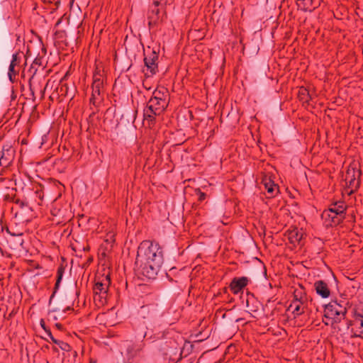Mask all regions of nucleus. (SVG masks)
<instances>
[{
	"mask_svg": "<svg viewBox=\"0 0 363 363\" xmlns=\"http://www.w3.org/2000/svg\"><path fill=\"white\" fill-rule=\"evenodd\" d=\"M72 310H73V308H72V306H67V308H66L63 311H64L65 313H66L67 311H72Z\"/></svg>",
	"mask_w": 363,
	"mask_h": 363,
	"instance_id": "nucleus-36",
	"label": "nucleus"
},
{
	"mask_svg": "<svg viewBox=\"0 0 363 363\" xmlns=\"http://www.w3.org/2000/svg\"><path fill=\"white\" fill-rule=\"evenodd\" d=\"M361 172L354 167H350L345 174V180L351 192L358 189L360 185Z\"/></svg>",
	"mask_w": 363,
	"mask_h": 363,
	"instance_id": "nucleus-7",
	"label": "nucleus"
},
{
	"mask_svg": "<svg viewBox=\"0 0 363 363\" xmlns=\"http://www.w3.org/2000/svg\"><path fill=\"white\" fill-rule=\"evenodd\" d=\"M105 80L106 77L104 76V74L96 69L93 75V82L91 84L92 91L89 100L90 104L94 106H98L104 100Z\"/></svg>",
	"mask_w": 363,
	"mask_h": 363,
	"instance_id": "nucleus-2",
	"label": "nucleus"
},
{
	"mask_svg": "<svg viewBox=\"0 0 363 363\" xmlns=\"http://www.w3.org/2000/svg\"><path fill=\"white\" fill-rule=\"evenodd\" d=\"M195 191L196 192L197 195L199 196V200L200 201H201L206 199L205 193L201 192L199 189H195Z\"/></svg>",
	"mask_w": 363,
	"mask_h": 363,
	"instance_id": "nucleus-28",
	"label": "nucleus"
},
{
	"mask_svg": "<svg viewBox=\"0 0 363 363\" xmlns=\"http://www.w3.org/2000/svg\"><path fill=\"white\" fill-rule=\"evenodd\" d=\"M76 294L78 296L79 294V291H77L76 292Z\"/></svg>",
	"mask_w": 363,
	"mask_h": 363,
	"instance_id": "nucleus-43",
	"label": "nucleus"
},
{
	"mask_svg": "<svg viewBox=\"0 0 363 363\" xmlns=\"http://www.w3.org/2000/svg\"><path fill=\"white\" fill-rule=\"evenodd\" d=\"M262 183L267 191L269 197H274L279 192V186L275 184L270 178L265 177L262 179Z\"/></svg>",
	"mask_w": 363,
	"mask_h": 363,
	"instance_id": "nucleus-16",
	"label": "nucleus"
},
{
	"mask_svg": "<svg viewBox=\"0 0 363 363\" xmlns=\"http://www.w3.org/2000/svg\"><path fill=\"white\" fill-rule=\"evenodd\" d=\"M14 202L16 204L18 205L21 208H23L25 206H27V203L20 200L19 199H16Z\"/></svg>",
	"mask_w": 363,
	"mask_h": 363,
	"instance_id": "nucleus-30",
	"label": "nucleus"
},
{
	"mask_svg": "<svg viewBox=\"0 0 363 363\" xmlns=\"http://www.w3.org/2000/svg\"><path fill=\"white\" fill-rule=\"evenodd\" d=\"M111 284V278L108 274L96 277L93 286L94 301L99 300L101 304L106 301L107 293Z\"/></svg>",
	"mask_w": 363,
	"mask_h": 363,
	"instance_id": "nucleus-4",
	"label": "nucleus"
},
{
	"mask_svg": "<svg viewBox=\"0 0 363 363\" xmlns=\"http://www.w3.org/2000/svg\"><path fill=\"white\" fill-rule=\"evenodd\" d=\"M314 289L316 293L323 298H327L330 295V290L328 284L323 280H318L314 283Z\"/></svg>",
	"mask_w": 363,
	"mask_h": 363,
	"instance_id": "nucleus-14",
	"label": "nucleus"
},
{
	"mask_svg": "<svg viewBox=\"0 0 363 363\" xmlns=\"http://www.w3.org/2000/svg\"><path fill=\"white\" fill-rule=\"evenodd\" d=\"M179 271L180 270H178L177 267H171L166 274L169 280L170 281L178 282L179 279Z\"/></svg>",
	"mask_w": 363,
	"mask_h": 363,
	"instance_id": "nucleus-24",
	"label": "nucleus"
},
{
	"mask_svg": "<svg viewBox=\"0 0 363 363\" xmlns=\"http://www.w3.org/2000/svg\"><path fill=\"white\" fill-rule=\"evenodd\" d=\"M67 86L66 84H62L60 87V91L62 92V94H65V96L68 94L67 91Z\"/></svg>",
	"mask_w": 363,
	"mask_h": 363,
	"instance_id": "nucleus-29",
	"label": "nucleus"
},
{
	"mask_svg": "<svg viewBox=\"0 0 363 363\" xmlns=\"http://www.w3.org/2000/svg\"><path fill=\"white\" fill-rule=\"evenodd\" d=\"M92 261H93V258L91 257H90L88 258L86 263L89 264V263L92 262Z\"/></svg>",
	"mask_w": 363,
	"mask_h": 363,
	"instance_id": "nucleus-37",
	"label": "nucleus"
},
{
	"mask_svg": "<svg viewBox=\"0 0 363 363\" xmlns=\"http://www.w3.org/2000/svg\"><path fill=\"white\" fill-rule=\"evenodd\" d=\"M18 60V53L13 54L12 55V60L11 62V64H13L14 66H16L17 65Z\"/></svg>",
	"mask_w": 363,
	"mask_h": 363,
	"instance_id": "nucleus-32",
	"label": "nucleus"
},
{
	"mask_svg": "<svg viewBox=\"0 0 363 363\" xmlns=\"http://www.w3.org/2000/svg\"><path fill=\"white\" fill-rule=\"evenodd\" d=\"M40 324V326L43 328V330L46 332V333L49 336V332L48 331H51V330L48 327H46L45 321L43 320V319H41Z\"/></svg>",
	"mask_w": 363,
	"mask_h": 363,
	"instance_id": "nucleus-31",
	"label": "nucleus"
},
{
	"mask_svg": "<svg viewBox=\"0 0 363 363\" xmlns=\"http://www.w3.org/2000/svg\"><path fill=\"white\" fill-rule=\"evenodd\" d=\"M321 218L324 220L326 226H336L341 223L345 219L344 217L336 215L330 211L324 210L321 214Z\"/></svg>",
	"mask_w": 363,
	"mask_h": 363,
	"instance_id": "nucleus-11",
	"label": "nucleus"
},
{
	"mask_svg": "<svg viewBox=\"0 0 363 363\" xmlns=\"http://www.w3.org/2000/svg\"><path fill=\"white\" fill-rule=\"evenodd\" d=\"M153 95L147 102L146 107L150 108V110L161 113L167 106V102L165 99L161 98L160 91H155Z\"/></svg>",
	"mask_w": 363,
	"mask_h": 363,
	"instance_id": "nucleus-8",
	"label": "nucleus"
},
{
	"mask_svg": "<svg viewBox=\"0 0 363 363\" xmlns=\"http://www.w3.org/2000/svg\"><path fill=\"white\" fill-rule=\"evenodd\" d=\"M296 4L301 11L311 12L320 5V3H316L315 0H296Z\"/></svg>",
	"mask_w": 363,
	"mask_h": 363,
	"instance_id": "nucleus-15",
	"label": "nucleus"
},
{
	"mask_svg": "<svg viewBox=\"0 0 363 363\" xmlns=\"http://www.w3.org/2000/svg\"><path fill=\"white\" fill-rule=\"evenodd\" d=\"M83 250L84 251H89V247L88 245L86 247H83Z\"/></svg>",
	"mask_w": 363,
	"mask_h": 363,
	"instance_id": "nucleus-39",
	"label": "nucleus"
},
{
	"mask_svg": "<svg viewBox=\"0 0 363 363\" xmlns=\"http://www.w3.org/2000/svg\"><path fill=\"white\" fill-rule=\"evenodd\" d=\"M165 5H167V4H162V1L160 0H153L147 13L150 29L157 27L162 22L160 11Z\"/></svg>",
	"mask_w": 363,
	"mask_h": 363,
	"instance_id": "nucleus-6",
	"label": "nucleus"
},
{
	"mask_svg": "<svg viewBox=\"0 0 363 363\" xmlns=\"http://www.w3.org/2000/svg\"><path fill=\"white\" fill-rule=\"evenodd\" d=\"M198 324L199 323L196 322V323H194V325H198Z\"/></svg>",
	"mask_w": 363,
	"mask_h": 363,
	"instance_id": "nucleus-42",
	"label": "nucleus"
},
{
	"mask_svg": "<svg viewBox=\"0 0 363 363\" xmlns=\"http://www.w3.org/2000/svg\"><path fill=\"white\" fill-rule=\"evenodd\" d=\"M160 113V112L154 111V110H152V111L150 110V108H147V107H146L144 109V113H143L144 121H147V125L149 127H151L152 125H153L155 124V116L157 115H159Z\"/></svg>",
	"mask_w": 363,
	"mask_h": 363,
	"instance_id": "nucleus-19",
	"label": "nucleus"
},
{
	"mask_svg": "<svg viewBox=\"0 0 363 363\" xmlns=\"http://www.w3.org/2000/svg\"><path fill=\"white\" fill-rule=\"evenodd\" d=\"M65 266L64 265L63 263H62L57 267L56 282H55V286H54L53 293H52V294L51 295V296L50 298V301L52 300V298L55 296V293L58 290V289L60 287V284L61 281L62 279L63 275L65 274Z\"/></svg>",
	"mask_w": 363,
	"mask_h": 363,
	"instance_id": "nucleus-18",
	"label": "nucleus"
},
{
	"mask_svg": "<svg viewBox=\"0 0 363 363\" xmlns=\"http://www.w3.org/2000/svg\"><path fill=\"white\" fill-rule=\"evenodd\" d=\"M353 320L350 325H354L358 329V334L354 333V337L363 338V309L359 308H353Z\"/></svg>",
	"mask_w": 363,
	"mask_h": 363,
	"instance_id": "nucleus-9",
	"label": "nucleus"
},
{
	"mask_svg": "<svg viewBox=\"0 0 363 363\" xmlns=\"http://www.w3.org/2000/svg\"><path fill=\"white\" fill-rule=\"evenodd\" d=\"M255 303L256 304H254V303H250V301L247 300V307L252 313H257L259 311V304L257 302Z\"/></svg>",
	"mask_w": 363,
	"mask_h": 363,
	"instance_id": "nucleus-26",
	"label": "nucleus"
},
{
	"mask_svg": "<svg viewBox=\"0 0 363 363\" xmlns=\"http://www.w3.org/2000/svg\"><path fill=\"white\" fill-rule=\"evenodd\" d=\"M163 259V251L157 242L143 240L138 246L135 264L147 279L155 278Z\"/></svg>",
	"mask_w": 363,
	"mask_h": 363,
	"instance_id": "nucleus-1",
	"label": "nucleus"
},
{
	"mask_svg": "<svg viewBox=\"0 0 363 363\" xmlns=\"http://www.w3.org/2000/svg\"><path fill=\"white\" fill-rule=\"evenodd\" d=\"M198 335H199V333H196V334L195 335L196 337H198Z\"/></svg>",
	"mask_w": 363,
	"mask_h": 363,
	"instance_id": "nucleus-44",
	"label": "nucleus"
},
{
	"mask_svg": "<svg viewBox=\"0 0 363 363\" xmlns=\"http://www.w3.org/2000/svg\"><path fill=\"white\" fill-rule=\"evenodd\" d=\"M40 59L36 58V59H35V60H34V62H34L35 64H39V65H40V62H40Z\"/></svg>",
	"mask_w": 363,
	"mask_h": 363,
	"instance_id": "nucleus-38",
	"label": "nucleus"
},
{
	"mask_svg": "<svg viewBox=\"0 0 363 363\" xmlns=\"http://www.w3.org/2000/svg\"><path fill=\"white\" fill-rule=\"evenodd\" d=\"M16 314V312L14 309L9 314L7 319H11L14 315Z\"/></svg>",
	"mask_w": 363,
	"mask_h": 363,
	"instance_id": "nucleus-35",
	"label": "nucleus"
},
{
	"mask_svg": "<svg viewBox=\"0 0 363 363\" xmlns=\"http://www.w3.org/2000/svg\"><path fill=\"white\" fill-rule=\"evenodd\" d=\"M48 332H49V337L51 339L52 342H54L55 344L57 345L62 350H64L66 352L71 350V346L68 343L63 342L62 340L55 339L53 337L51 331H48Z\"/></svg>",
	"mask_w": 363,
	"mask_h": 363,
	"instance_id": "nucleus-23",
	"label": "nucleus"
},
{
	"mask_svg": "<svg viewBox=\"0 0 363 363\" xmlns=\"http://www.w3.org/2000/svg\"><path fill=\"white\" fill-rule=\"evenodd\" d=\"M198 340H194L193 342H197ZM194 349V345L191 340H185L183 344V358L189 355Z\"/></svg>",
	"mask_w": 363,
	"mask_h": 363,
	"instance_id": "nucleus-25",
	"label": "nucleus"
},
{
	"mask_svg": "<svg viewBox=\"0 0 363 363\" xmlns=\"http://www.w3.org/2000/svg\"><path fill=\"white\" fill-rule=\"evenodd\" d=\"M35 194L40 199V201L43 200V193L42 192L41 190H36L35 191Z\"/></svg>",
	"mask_w": 363,
	"mask_h": 363,
	"instance_id": "nucleus-33",
	"label": "nucleus"
},
{
	"mask_svg": "<svg viewBox=\"0 0 363 363\" xmlns=\"http://www.w3.org/2000/svg\"><path fill=\"white\" fill-rule=\"evenodd\" d=\"M144 56L143 72L147 77H152L158 72L159 48L148 46L144 50Z\"/></svg>",
	"mask_w": 363,
	"mask_h": 363,
	"instance_id": "nucleus-3",
	"label": "nucleus"
},
{
	"mask_svg": "<svg viewBox=\"0 0 363 363\" xmlns=\"http://www.w3.org/2000/svg\"><path fill=\"white\" fill-rule=\"evenodd\" d=\"M346 208V205L343 201H337L331 203L327 210L345 218Z\"/></svg>",
	"mask_w": 363,
	"mask_h": 363,
	"instance_id": "nucleus-17",
	"label": "nucleus"
},
{
	"mask_svg": "<svg viewBox=\"0 0 363 363\" xmlns=\"http://www.w3.org/2000/svg\"><path fill=\"white\" fill-rule=\"evenodd\" d=\"M298 98L300 101L303 104H309L311 99H312V96L310 94L308 89L304 86H301L298 91Z\"/></svg>",
	"mask_w": 363,
	"mask_h": 363,
	"instance_id": "nucleus-21",
	"label": "nucleus"
},
{
	"mask_svg": "<svg viewBox=\"0 0 363 363\" xmlns=\"http://www.w3.org/2000/svg\"><path fill=\"white\" fill-rule=\"evenodd\" d=\"M307 304L308 302L292 301L288 307V311H291L294 318H296L305 313Z\"/></svg>",
	"mask_w": 363,
	"mask_h": 363,
	"instance_id": "nucleus-13",
	"label": "nucleus"
},
{
	"mask_svg": "<svg viewBox=\"0 0 363 363\" xmlns=\"http://www.w3.org/2000/svg\"><path fill=\"white\" fill-rule=\"evenodd\" d=\"M250 279L247 277H234L230 283L229 288L234 294H238L247 286Z\"/></svg>",
	"mask_w": 363,
	"mask_h": 363,
	"instance_id": "nucleus-12",
	"label": "nucleus"
},
{
	"mask_svg": "<svg viewBox=\"0 0 363 363\" xmlns=\"http://www.w3.org/2000/svg\"><path fill=\"white\" fill-rule=\"evenodd\" d=\"M134 112H135V113H133V115H132V116H133V121L135 120V113H137V111H134Z\"/></svg>",
	"mask_w": 363,
	"mask_h": 363,
	"instance_id": "nucleus-40",
	"label": "nucleus"
},
{
	"mask_svg": "<svg viewBox=\"0 0 363 363\" xmlns=\"http://www.w3.org/2000/svg\"><path fill=\"white\" fill-rule=\"evenodd\" d=\"M292 301L308 302V298L307 296L306 289L301 286L298 288L295 289L294 291V298Z\"/></svg>",
	"mask_w": 363,
	"mask_h": 363,
	"instance_id": "nucleus-20",
	"label": "nucleus"
},
{
	"mask_svg": "<svg viewBox=\"0 0 363 363\" xmlns=\"http://www.w3.org/2000/svg\"><path fill=\"white\" fill-rule=\"evenodd\" d=\"M55 327L60 330H62L64 329L63 325L61 323H58L55 324Z\"/></svg>",
	"mask_w": 363,
	"mask_h": 363,
	"instance_id": "nucleus-34",
	"label": "nucleus"
},
{
	"mask_svg": "<svg viewBox=\"0 0 363 363\" xmlns=\"http://www.w3.org/2000/svg\"><path fill=\"white\" fill-rule=\"evenodd\" d=\"M15 155V150L9 145H4L0 156V166L9 167L13 162Z\"/></svg>",
	"mask_w": 363,
	"mask_h": 363,
	"instance_id": "nucleus-10",
	"label": "nucleus"
},
{
	"mask_svg": "<svg viewBox=\"0 0 363 363\" xmlns=\"http://www.w3.org/2000/svg\"><path fill=\"white\" fill-rule=\"evenodd\" d=\"M182 359V351L180 352L179 353V360Z\"/></svg>",
	"mask_w": 363,
	"mask_h": 363,
	"instance_id": "nucleus-41",
	"label": "nucleus"
},
{
	"mask_svg": "<svg viewBox=\"0 0 363 363\" xmlns=\"http://www.w3.org/2000/svg\"><path fill=\"white\" fill-rule=\"evenodd\" d=\"M14 67L15 66L13 64H10L8 74L11 82H13L12 79V75L13 74L14 76H16L18 74V72L14 70Z\"/></svg>",
	"mask_w": 363,
	"mask_h": 363,
	"instance_id": "nucleus-27",
	"label": "nucleus"
},
{
	"mask_svg": "<svg viewBox=\"0 0 363 363\" xmlns=\"http://www.w3.org/2000/svg\"><path fill=\"white\" fill-rule=\"evenodd\" d=\"M303 234L299 233L297 228H294L289 232L288 238L289 242L293 244H298L301 240Z\"/></svg>",
	"mask_w": 363,
	"mask_h": 363,
	"instance_id": "nucleus-22",
	"label": "nucleus"
},
{
	"mask_svg": "<svg viewBox=\"0 0 363 363\" xmlns=\"http://www.w3.org/2000/svg\"><path fill=\"white\" fill-rule=\"evenodd\" d=\"M324 313V316L326 318L332 319L335 323H340L345 318L347 309L337 301H331L325 306Z\"/></svg>",
	"mask_w": 363,
	"mask_h": 363,
	"instance_id": "nucleus-5",
	"label": "nucleus"
}]
</instances>
